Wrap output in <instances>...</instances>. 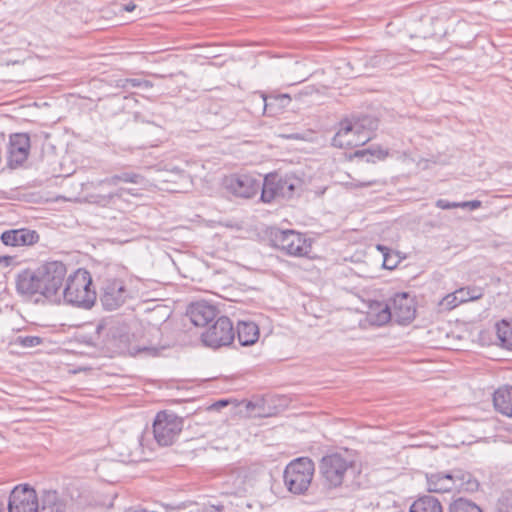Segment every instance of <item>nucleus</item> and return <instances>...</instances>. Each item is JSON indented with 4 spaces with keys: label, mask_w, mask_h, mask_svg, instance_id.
<instances>
[{
    "label": "nucleus",
    "mask_w": 512,
    "mask_h": 512,
    "mask_svg": "<svg viewBox=\"0 0 512 512\" xmlns=\"http://www.w3.org/2000/svg\"><path fill=\"white\" fill-rule=\"evenodd\" d=\"M30 146L29 134H12L9 139L8 166L10 168H17L21 166L28 159Z\"/></svg>",
    "instance_id": "4468645a"
},
{
    "label": "nucleus",
    "mask_w": 512,
    "mask_h": 512,
    "mask_svg": "<svg viewBox=\"0 0 512 512\" xmlns=\"http://www.w3.org/2000/svg\"><path fill=\"white\" fill-rule=\"evenodd\" d=\"M153 86V84L148 81V80H141V87H144V88H151Z\"/></svg>",
    "instance_id": "a19ab883"
},
{
    "label": "nucleus",
    "mask_w": 512,
    "mask_h": 512,
    "mask_svg": "<svg viewBox=\"0 0 512 512\" xmlns=\"http://www.w3.org/2000/svg\"><path fill=\"white\" fill-rule=\"evenodd\" d=\"M453 469L448 473H434L427 475V488L429 492L445 493L454 489Z\"/></svg>",
    "instance_id": "f3484780"
},
{
    "label": "nucleus",
    "mask_w": 512,
    "mask_h": 512,
    "mask_svg": "<svg viewBox=\"0 0 512 512\" xmlns=\"http://www.w3.org/2000/svg\"><path fill=\"white\" fill-rule=\"evenodd\" d=\"M61 301L82 308L91 309L97 299L93 288V281L89 271L79 268L72 274L66 275L64 286L61 289Z\"/></svg>",
    "instance_id": "f03ea898"
},
{
    "label": "nucleus",
    "mask_w": 512,
    "mask_h": 512,
    "mask_svg": "<svg viewBox=\"0 0 512 512\" xmlns=\"http://www.w3.org/2000/svg\"><path fill=\"white\" fill-rule=\"evenodd\" d=\"M184 420L173 412L160 411L153 422V435L161 447L171 446L179 437Z\"/></svg>",
    "instance_id": "0eeeda50"
},
{
    "label": "nucleus",
    "mask_w": 512,
    "mask_h": 512,
    "mask_svg": "<svg viewBox=\"0 0 512 512\" xmlns=\"http://www.w3.org/2000/svg\"><path fill=\"white\" fill-rule=\"evenodd\" d=\"M0 239L5 246L20 247L36 244L40 236L35 230L20 228L4 231Z\"/></svg>",
    "instance_id": "2eb2a0df"
},
{
    "label": "nucleus",
    "mask_w": 512,
    "mask_h": 512,
    "mask_svg": "<svg viewBox=\"0 0 512 512\" xmlns=\"http://www.w3.org/2000/svg\"><path fill=\"white\" fill-rule=\"evenodd\" d=\"M303 180L295 174H267L262 183L261 200L270 203L277 198L291 199L303 189Z\"/></svg>",
    "instance_id": "20e7f679"
},
{
    "label": "nucleus",
    "mask_w": 512,
    "mask_h": 512,
    "mask_svg": "<svg viewBox=\"0 0 512 512\" xmlns=\"http://www.w3.org/2000/svg\"><path fill=\"white\" fill-rule=\"evenodd\" d=\"M399 262H400V260L398 258L397 253H395L394 251L391 250L388 253H385V256L383 257L382 266L385 269L392 270L397 267Z\"/></svg>",
    "instance_id": "7c9ffc66"
},
{
    "label": "nucleus",
    "mask_w": 512,
    "mask_h": 512,
    "mask_svg": "<svg viewBox=\"0 0 512 512\" xmlns=\"http://www.w3.org/2000/svg\"><path fill=\"white\" fill-rule=\"evenodd\" d=\"M103 327L104 326L102 324H98L96 328L97 333H100V330L103 329Z\"/></svg>",
    "instance_id": "c03bdc74"
},
{
    "label": "nucleus",
    "mask_w": 512,
    "mask_h": 512,
    "mask_svg": "<svg viewBox=\"0 0 512 512\" xmlns=\"http://www.w3.org/2000/svg\"><path fill=\"white\" fill-rule=\"evenodd\" d=\"M496 334L503 348L512 350V324L502 320L496 325Z\"/></svg>",
    "instance_id": "a878e982"
},
{
    "label": "nucleus",
    "mask_w": 512,
    "mask_h": 512,
    "mask_svg": "<svg viewBox=\"0 0 512 512\" xmlns=\"http://www.w3.org/2000/svg\"><path fill=\"white\" fill-rule=\"evenodd\" d=\"M453 295L454 293H451V294H448L444 300L447 302V306H449V308H455L456 306H458L460 303L456 302V299L453 298Z\"/></svg>",
    "instance_id": "c9c22d12"
},
{
    "label": "nucleus",
    "mask_w": 512,
    "mask_h": 512,
    "mask_svg": "<svg viewBox=\"0 0 512 512\" xmlns=\"http://www.w3.org/2000/svg\"><path fill=\"white\" fill-rule=\"evenodd\" d=\"M483 289L480 287H463L454 292L453 298L458 303H465L468 301H474L482 298Z\"/></svg>",
    "instance_id": "393cba45"
},
{
    "label": "nucleus",
    "mask_w": 512,
    "mask_h": 512,
    "mask_svg": "<svg viewBox=\"0 0 512 512\" xmlns=\"http://www.w3.org/2000/svg\"><path fill=\"white\" fill-rule=\"evenodd\" d=\"M409 512H443V508L437 498L425 495L413 502Z\"/></svg>",
    "instance_id": "b1692460"
},
{
    "label": "nucleus",
    "mask_w": 512,
    "mask_h": 512,
    "mask_svg": "<svg viewBox=\"0 0 512 512\" xmlns=\"http://www.w3.org/2000/svg\"><path fill=\"white\" fill-rule=\"evenodd\" d=\"M235 339L233 323L227 316L218 317L213 324L201 334L203 344L210 348L229 346Z\"/></svg>",
    "instance_id": "9d476101"
},
{
    "label": "nucleus",
    "mask_w": 512,
    "mask_h": 512,
    "mask_svg": "<svg viewBox=\"0 0 512 512\" xmlns=\"http://www.w3.org/2000/svg\"><path fill=\"white\" fill-rule=\"evenodd\" d=\"M376 249L382 253L383 257L385 256V253H388L389 251H391L390 248H388L387 246L382 245V244H377Z\"/></svg>",
    "instance_id": "58836bf2"
},
{
    "label": "nucleus",
    "mask_w": 512,
    "mask_h": 512,
    "mask_svg": "<svg viewBox=\"0 0 512 512\" xmlns=\"http://www.w3.org/2000/svg\"><path fill=\"white\" fill-rule=\"evenodd\" d=\"M145 178L138 173L135 172H122L119 174H115L111 177L105 178L97 182V186L108 185V186H116L119 182L125 183H133V184H142L144 183Z\"/></svg>",
    "instance_id": "5701e85b"
},
{
    "label": "nucleus",
    "mask_w": 512,
    "mask_h": 512,
    "mask_svg": "<svg viewBox=\"0 0 512 512\" xmlns=\"http://www.w3.org/2000/svg\"><path fill=\"white\" fill-rule=\"evenodd\" d=\"M37 512H66V505L58 499L56 491L44 492Z\"/></svg>",
    "instance_id": "4be33fe9"
},
{
    "label": "nucleus",
    "mask_w": 512,
    "mask_h": 512,
    "mask_svg": "<svg viewBox=\"0 0 512 512\" xmlns=\"http://www.w3.org/2000/svg\"><path fill=\"white\" fill-rule=\"evenodd\" d=\"M314 471V462L310 458L300 457L291 461L283 474L288 491L297 495L304 494L311 484Z\"/></svg>",
    "instance_id": "423d86ee"
},
{
    "label": "nucleus",
    "mask_w": 512,
    "mask_h": 512,
    "mask_svg": "<svg viewBox=\"0 0 512 512\" xmlns=\"http://www.w3.org/2000/svg\"><path fill=\"white\" fill-rule=\"evenodd\" d=\"M225 190L241 198H252L262 190V183L250 174H231L223 179Z\"/></svg>",
    "instance_id": "9b49d317"
},
{
    "label": "nucleus",
    "mask_w": 512,
    "mask_h": 512,
    "mask_svg": "<svg viewBox=\"0 0 512 512\" xmlns=\"http://www.w3.org/2000/svg\"><path fill=\"white\" fill-rule=\"evenodd\" d=\"M165 346H158L153 343L149 344H137L131 345L129 347V353L132 356H145V357H155L158 356L161 350H164Z\"/></svg>",
    "instance_id": "bb28decb"
},
{
    "label": "nucleus",
    "mask_w": 512,
    "mask_h": 512,
    "mask_svg": "<svg viewBox=\"0 0 512 512\" xmlns=\"http://www.w3.org/2000/svg\"><path fill=\"white\" fill-rule=\"evenodd\" d=\"M127 86H131V87H141V79H136V78H128V79H125L124 80V84L122 85V87H127Z\"/></svg>",
    "instance_id": "f704fd0d"
},
{
    "label": "nucleus",
    "mask_w": 512,
    "mask_h": 512,
    "mask_svg": "<svg viewBox=\"0 0 512 512\" xmlns=\"http://www.w3.org/2000/svg\"><path fill=\"white\" fill-rule=\"evenodd\" d=\"M449 512H483L473 501L460 497L454 500L449 506Z\"/></svg>",
    "instance_id": "cd10ccee"
},
{
    "label": "nucleus",
    "mask_w": 512,
    "mask_h": 512,
    "mask_svg": "<svg viewBox=\"0 0 512 512\" xmlns=\"http://www.w3.org/2000/svg\"><path fill=\"white\" fill-rule=\"evenodd\" d=\"M497 512H512V490L504 491L496 504Z\"/></svg>",
    "instance_id": "c756f323"
},
{
    "label": "nucleus",
    "mask_w": 512,
    "mask_h": 512,
    "mask_svg": "<svg viewBox=\"0 0 512 512\" xmlns=\"http://www.w3.org/2000/svg\"><path fill=\"white\" fill-rule=\"evenodd\" d=\"M376 127V122L370 117H363L354 122L349 120L340 123V129L332 139V144L338 148H352L365 144L370 140V132Z\"/></svg>",
    "instance_id": "39448f33"
},
{
    "label": "nucleus",
    "mask_w": 512,
    "mask_h": 512,
    "mask_svg": "<svg viewBox=\"0 0 512 512\" xmlns=\"http://www.w3.org/2000/svg\"><path fill=\"white\" fill-rule=\"evenodd\" d=\"M493 404L498 412L512 417V387L498 388L493 394Z\"/></svg>",
    "instance_id": "6ab92c4d"
},
{
    "label": "nucleus",
    "mask_w": 512,
    "mask_h": 512,
    "mask_svg": "<svg viewBox=\"0 0 512 512\" xmlns=\"http://www.w3.org/2000/svg\"><path fill=\"white\" fill-rule=\"evenodd\" d=\"M210 512H223V506H212Z\"/></svg>",
    "instance_id": "79ce46f5"
},
{
    "label": "nucleus",
    "mask_w": 512,
    "mask_h": 512,
    "mask_svg": "<svg viewBox=\"0 0 512 512\" xmlns=\"http://www.w3.org/2000/svg\"><path fill=\"white\" fill-rule=\"evenodd\" d=\"M236 332L241 346H251L259 339V327L253 321H239Z\"/></svg>",
    "instance_id": "a211bd4d"
},
{
    "label": "nucleus",
    "mask_w": 512,
    "mask_h": 512,
    "mask_svg": "<svg viewBox=\"0 0 512 512\" xmlns=\"http://www.w3.org/2000/svg\"><path fill=\"white\" fill-rule=\"evenodd\" d=\"M393 320L400 325L410 324L416 317V303L407 292L397 293L388 302Z\"/></svg>",
    "instance_id": "f8f14e48"
},
{
    "label": "nucleus",
    "mask_w": 512,
    "mask_h": 512,
    "mask_svg": "<svg viewBox=\"0 0 512 512\" xmlns=\"http://www.w3.org/2000/svg\"><path fill=\"white\" fill-rule=\"evenodd\" d=\"M13 261H14V257H12V256L0 257V263H5L6 265H10Z\"/></svg>",
    "instance_id": "ea45409f"
},
{
    "label": "nucleus",
    "mask_w": 512,
    "mask_h": 512,
    "mask_svg": "<svg viewBox=\"0 0 512 512\" xmlns=\"http://www.w3.org/2000/svg\"><path fill=\"white\" fill-rule=\"evenodd\" d=\"M129 298V290L122 278L106 276L100 287V302L107 311L120 308Z\"/></svg>",
    "instance_id": "1a4fd4ad"
},
{
    "label": "nucleus",
    "mask_w": 512,
    "mask_h": 512,
    "mask_svg": "<svg viewBox=\"0 0 512 512\" xmlns=\"http://www.w3.org/2000/svg\"><path fill=\"white\" fill-rule=\"evenodd\" d=\"M436 206L438 208L448 210V209H452V208H458L459 202H449L445 199H439L436 201Z\"/></svg>",
    "instance_id": "473e14b6"
},
{
    "label": "nucleus",
    "mask_w": 512,
    "mask_h": 512,
    "mask_svg": "<svg viewBox=\"0 0 512 512\" xmlns=\"http://www.w3.org/2000/svg\"><path fill=\"white\" fill-rule=\"evenodd\" d=\"M226 405H228L227 400H219V401L215 402L214 404H212L211 408L215 409V410H219L220 408H222Z\"/></svg>",
    "instance_id": "4c0bfd02"
},
{
    "label": "nucleus",
    "mask_w": 512,
    "mask_h": 512,
    "mask_svg": "<svg viewBox=\"0 0 512 512\" xmlns=\"http://www.w3.org/2000/svg\"><path fill=\"white\" fill-rule=\"evenodd\" d=\"M67 275V267L61 261H46L35 269L20 271L15 279L16 291L22 297L36 302L47 300L61 303V289Z\"/></svg>",
    "instance_id": "f257e3e1"
},
{
    "label": "nucleus",
    "mask_w": 512,
    "mask_h": 512,
    "mask_svg": "<svg viewBox=\"0 0 512 512\" xmlns=\"http://www.w3.org/2000/svg\"><path fill=\"white\" fill-rule=\"evenodd\" d=\"M375 183H376V181L370 180V181L355 182V183L353 182V183H351V185L353 187L359 188V187H368Z\"/></svg>",
    "instance_id": "e433bc0d"
},
{
    "label": "nucleus",
    "mask_w": 512,
    "mask_h": 512,
    "mask_svg": "<svg viewBox=\"0 0 512 512\" xmlns=\"http://www.w3.org/2000/svg\"><path fill=\"white\" fill-rule=\"evenodd\" d=\"M269 239L275 248L291 256H305L310 249L306 238L294 230L272 228L269 232Z\"/></svg>",
    "instance_id": "6e6552de"
},
{
    "label": "nucleus",
    "mask_w": 512,
    "mask_h": 512,
    "mask_svg": "<svg viewBox=\"0 0 512 512\" xmlns=\"http://www.w3.org/2000/svg\"><path fill=\"white\" fill-rule=\"evenodd\" d=\"M454 489L465 492H476L480 487L479 481L468 471L460 468L453 469Z\"/></svg>",
    "instance_id": "412c9836"
},
{
    "label": "nucleus",
    "mask_w": 512,
    "mask_h": 512,
    "mask_svg": "<svg viewBox=\"0 0 512 512\" xmlns=\"http://www.w3.org/2000/svg\"><path fill=\"white\" fill-rule=\"evenodd\" d=\"M481 205H482V203L479 200H471V201L459 202V207H461V208H468L470 210H476V209L480 208Z\"/></svg>",
    "instance_id": "72a5a7b5"
},
{
    "label": "nucleus",
    "mask_w": 512,
    "mask_h": 512,
    "mask_svg": "<svg viewBox=\"0 0 512 512\" xmlns=\"http://www.w3.org/2000/svg\"><path fill=\"white\" fill-rule=\"evenodd\" d=\"M367 320L371 325L383 326L393 320L388 303L375 302L370 306Z\"/></svg>",
    "instance_id": "aec40b11"
},
{
    "label": "nucleus",
    "mask_w": 512,
    "mask_h": 512,
    "mask_svg": "<svg viewBox=\"0 0 512 512\" xmlns=\"http://www.w3.org/2000/svg\"><path fill=\"white\" fill-rule=\"evenodd\" d=\"M134 9H135V5L134 4H129V5H127L125 7V10L129 11V12L133 11Z\"/></svg>",
    "instance_id": "37998d69"
},
{
    "label": "nucleus",
    "mask_w": 512,
    "mask_h": 512,
    "mask_svg": "<svg viewBox=\"0 0 512 512\" xmlns=\"http://www.w3.org/2000/svg\"><path fill=\"white\" fill-rule=\"evenodd\" d=\"M319 473L324 488H338L345 483L348 476L355 473L354 460L342 453L325 455L320 460Z\"/></svg>",
    "instance_id": "7ed1b4c3"
},
{
    "label": "nucleus",
    "mask_w": 512,
    "mask_h": 512,
    "mask_svg": "<svg viewBox=\"0 0 512 512\" xmlns=\"http://www.w3.org/2000/svg\"><path fill=\"white\" fill-rule=\"evenodd\" d=\"M191 322L195 326H207L215 320L217 309L204 301L192 303L187 311Z\"/></svg>",
    "instance_id": "dca6fc26"
},
{
    "label": "nucleus",
    "mask_w": 512,
    "mask_h": 512,
    "mask_svg": "<svg viewBox=\"0 0 512 512\" xmlns=\"http://www.w3.org/2000/svg\"><path fill=\"white\" fill-rule=\"evenodd\" d=\"M15 345L21 346L23 348H32L36 347L43 343V338L39 336H31V335H18L15 337L14 342Z\"/></svg>",
    "instance_id": "c85d7f7f"
},
{
    "label": "nucleus",
    "mask_w": 512,
    "mask_h": 512,
    "mask_svg": "<svg viewBox=\"0 0 512 512\" xmlns=\"http://www.w3.org/2000/svg\"><path fill=\"white\" fill-rule=\"evenodd\" d=\"M115 196L120 197L119 194H114V193H108L106 195H98V196H96V199L94 200V202L105 207L111 203V201L113 200V198Z\"/></svg>",
    "instance_id": "2f4dec72"
},
{
    "label": "nucleus",
    "mask_w": 512,
    "mask_h": 512,
    "mask_svg": "<svg viewBox=\"0 0 512 512\" xmlns=\"http://www.w3.org/2000/svg\"><path fill=\"white\" fill-rule=\"evenodd\" d=\"M8 512H37L36 491L27 484L16 486L10 493Z\"/></svg>",
    "instance_id": "ddd939ff"
},
{
    "label": "nucleus",
    "mask_w": 512,
    "mask_h": 512,
    "mask_svg": "<svg viewBox=\"0 0 512 512\" xmlns=\"http://www.w3.org/2000/svg\"><path fill=\"white\" fill-rule=\"evenodd\" d=\"M365 153V151H359V152H356V155H363Z\"/></svg>",
    "instance_id": "a18cd8bd"
}]
</instances>
